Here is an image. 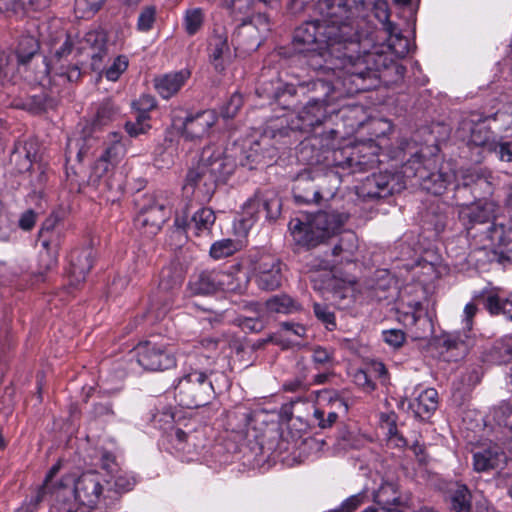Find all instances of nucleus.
Returning a JSON list of instances; mask_svg holds the SVG:
<instances>
[{
	"label": "nucleus",
	"mask_w": 512,
	"mask_h": 512,
	"mask_svg": "<svg viewBox=\"0 0 512 512\" xmlns=\"http://www.w3.org/2000/svg\"><path fill=\"white\" fill-rule=\"evenodd\" d=\"M356 70L353 71L351 78L346 80H337V82H326L323 80H313L306 84L299 82V86H306L308 91L314 93L311 99L298 112L300 124L298 128L304 132L314 131L317 127L323 125L335 110L328 108L339 99L354 95L356 93L370 90L373 88L371 79L373 72L365 66V63H356Z\"/></svg>",
	"instance_id": "1"
},
{
	"label": "nucleus",
	"mask_w": 512,
	"mask_h": 512,
	"mask_svg": "<svg viewBox=\"0 0 512 512\" xmlns=\"http://www.w3.org/2000/svg\"><path fill=\"white\" fill-rule=\"evenodd\" d=\"M349 43L341 39L340 51H333L329 44H320L314 47L301 48L297 47L301 55L299 61L306 64L314 71L322 72L326 75L323 81L328 83L337 82V80L348 81L353 71L356 70V63H365L370 72H373V88L378 82V70L380 65L378 59L381 55L372 52H365L362 56L354 57V53L358 51H350L344 48Z\"/></svg>",
	"instance_id": "2"
},
{
	"label": "nucleus",
	"mask_w": 512,
	"mask_h": 512,
	"mask_svg": "<svg viewBox=\"0 0 512 512\" xmlns=\"http://www.w3.org/2000/svg\"><path fill=\"white\" fill-rule=\"evenodd\" d=\"M202 351L197 356L198 366L181 377L175 385V398L185 408L205 406L215 397L211 366L216 362L220 342L204 339L200 342Z\"/></svg>",
	"instance_id": "3"
},
{
	"label": "nucleus",
	"mask_w": 512,
	"mask_h": 512,
	"mask_svg": "<svg viewBox=\"0 0 512 512\" xmlns=\"http://www.w3.org/2000/svg\"><path fill=\"white\" fill-rule=\"evenodd\" d=\"M233 163L222 160V150L214 146L205 147L196 165L186 175L183 191L187 197L196 201H209L214 194L217 183L222 182L233 173Z\"/></svg>",
	"instance_id": "4"
},
{
	"label": "nucleus",
	"mask_w": 512,
	"mask_h": 512,
	"mask_svg": "<svg viewBox=\"0 0 512 512\" xmlns=\"http://www.w3.org/2000/svg\"><path fill=\"white\" fill-rule=\"evenodd\" d=\"M325 16L327 19L319 21H308L300 25L294 32V43L296 46L314 47L320 44H329L333 51H340L341 39L348 42L344 48L350 51L359 49V42L356 39V31L349 23L338 24L333 17L336 13L333 7L327 5Z\"/></svg>",
	"instance_id": "5"
},
{
	"label": "nucleus",
	"mask_w": 512,
	"mask_h": 512,
	"mask_svg": "<svg viewBox=\"0 0 512 512\" xmlns=\"http://www.w3.org/2000/svg\"><path fill=\"white\" fill-rule=\"evenodd\" d=\"M341 216L335 212L319 211L305 219L294 218L289 229L297 245L313 248L335 234L342 225Z\"/></svg>",
	"instance_id": "6"
},
{
	"label": "nucleus",
	"mask_w": 512,
	"mask_h": 512,
	"mask_svg": "<svg viewBox=\"0 0 512 512\" xmlns=\"http://www.w3.org/2000/svg\"><path fill=\"white\" fill-rule=\"evenodd\" d=\"M432 168H435L434 159L423 160L420 155L415 154L403 165L401 173L406 179H416V183L424 190L434 195H441L449 184L458 179V174L448 163L442 165L436 172H432Z\"/></svg>",
	"instance_id": "7"
},
{
	"label": "nucleus",
	"mask_w": 512,
	"mask_h": 512,
	"mask_svg": "<svg viewBox=\"0 0 512 512\" xmlns=\"http://www.w3.org/2000/svg\"><path fill=\"white\" fill-rule=\"evenodd\" d=\"M270 30L269 19L264 14H256L244 20L234 31L232 44L235 51L249 54L256 51Z\"/></svg>",
	"instance_id": "8"
},
{
	"label": "nucleus",
	"mask_w": 512,
	"mask_h": 512,
	"mask_svg": "<svg viewBox=\"0 0 512 512\" xmlns=\"http://www.w3.org/2000/svg\"><path fill=\"white\" fill-rule=\"evenodd\" d=\"M496 116L497 114L483 116L476 112L469 114L459 124L460 137L467 140L469 144L479 146L487 152L489 149H495L496 136L491 131L489 123L495 121Z\"/></svg>",
	"instance_id": "9"
},
{
	"label": "nucleus",
	"mask_w": 512,
	"mask_h": 512,
	"mask_svg": "<svg viewBox=\"0 0 512 512\" xmlns=\"http://www.w3.org/2000/svg\"><path fill=\"white\" fill-rule=\"evenodd\" d=\"M137 363L148 371H162L176 366L172 348L164 342L152 340L140 343L135 348Z\"/></svg>",
	"instance_id": "10"
},
{
	"label": "nucleus",
	"mask_w": 512,
	"mask_h": 512,
	"mask_svg": "<svg viewBox=\"0 0 512 512\" xmlns=\"http://www.w3.org/2000/svg\"><path fill=\"white\" fill-rule=\"evenodd\" d=\"M170 215L166 202L156 195H145L139 202L135 225L149 235H155Z\"/></svg>",
	"instance_id": "11"
},
{
	"label": "nucleus",
	"mask_w": 512,
	"mask_h": 512,
	"mask_svg": "<svg viewBox=\"0 0 512 512\" xmlns=\"http://www.w3.org/2000/svg\"><path fill=\"white\" fill-rule=\"evenodd\" d=\"M111 480H107L98 471H87L82 473L74 482V498L79 505L94 507L105 497V492L110 489L107 486Z\"/></svg>",
	"instance_id": "12"
},
{
	"label": "nucleus",
	"mask_w": 512,
	"mask_h": 512,
	"mask_svg": "<svg viewBox=\"0 0 512 512\" xmlns=\"http://www.w3.org/2000/svg\"><path fill=\"white\" fill-rule=\"evenodd\" d=\"M280 204L276 199H266L258 194L245 202L242 207L239 224L243 231H248L265 213L266 219H275L279 214Z\"/></svg>",
	"instance_id": "13"
},
{
	"label": "nucleus",
	"mask_w": 512,
	"mask_h": 512,
	"mask_svg": "<svg viewBox=\"0 0 512 512\" xmlns=\"http://www.w3.org/2000/svg\"><path fill=\"white\" fill-rule=\"evenodd\" d=\"M322 182H325L322 174L303 170L294 179L292 189L295 201L300 204L319 203L323 197Z\"/></svg>",
	"instance_id": "14"
},
{
	"label": "nucleus",
	"mask_w": 512,
	"mask_h": 512,
	"mask_svg": "<svg viewBox=\"0 0 512 512\" xmlns=\"http://www.w3.org/2000/svg\"><path fill=\"white\" fill-rule=\"evenodd\" d=\"M189 205L185 204L181 212L176 213L175 226L179 229H189L195 235H208L215 223V213L210 208H201L189 220Z\"/></svg>",
	"instance_id": "15"
},
{
	"label": "nucleus",
	"mask_w": 512,
	"mask_h": 512,
	"mask_svg": "<svg viewBox=\"0 0 512 512\" xmlns=\"http://www.w3.org/2000/svg\"><path fill=\"white\" fill-rule=\"evenodd\" d=\"M255 279L259 288L274 290L282 283V263L271 255L262 256L254 267Z\"/></svg>",
	"instance_id": "16"
},
{
	"label": "nucleus",
	"mask_w": 512,
	"mask_h": 512,
	"mask_svg": "<svg viewBox=\"0 0 512 512\" xmlns=\"http://www.w3.org/2000/svg\"><path fill=\"white\" fill-rule=\"evenodd\" d=\"M107 34L104 30H93L85 34L80 42V51H84L91 58V67L94 71H100L108 57Z\"/></svg>",
	"instance_id": "17"
},
{
	"label": "nucleus",
	"mask_w": 512,
	"mask_h": 512,
	"mask_svg": "<svg viewBox=\"0 0 512 512\" xmlns=\"http://www.w3.org/2000/svg\"><path fill=\"white\" fill-rule=\"evenodd\" d=\"M222 160L232 162L234 164L233 170L237 165L253 169L255 165L262 163L264 160L261 142H249L248 145L244 144L242 147L234 144L231 148H228L225 153L222 152Z\"/></svg>",
	"instance_id": "18"
},
{
	"label": "nucleus",
	"mask_w": 512,
	"mask_h": 512,
	"mask_svg": "<svg viewBox=\"0 0 512 512\" xmlns=\"http://www.w3.org/2000/svg\"><path fill=\"white\" fill-rule=\"evenodd\" d=\"M94 258L95 251L90 246L71 251L67 269L70 285L76 287L85 281L93 266Z\"/></svg>",
	"instance_id": "19"
},
{
	"label": "nucleus",
	"mask_w": 512,
	"mask_h": 512,
	"mask_svg": "<svg viewBox=\"0 0 512 512\" xmlns=\"http://www.w3.org/2000/svg\"><path fill=\"white\" fill-rule=\"evenodd\" d=\"M318 402H327L334 410L326 412L324 408H315L313 417L317 422V426L321 429L331 427L338 419L335 410L347 411L348 406L345 401L338 395L336 391L324 389L317 393Z\"/></svg>",
	"instance_id": "20"
},
{
	"label": "nucleus",
	"mask_w": 512,
	"mask_h": 512,
	"mask_svg": "<svg viewBox=\"0 0 512 512\" xmlns=\"http://www.w3.org/2000/svg\"><path fill=\"white\" fill-rule=\"evenodd\" d=\"M208 58L217 72H223L231 60L228 35L224 28L215 29L208 41Z\"/></svg>",
	"instance_id": "21"
},
{
	"label": "nucleus",
	"mask_w": 512,
	"mask_h": 512,
	"mask_svg": "<svg viewBox=\"0 0 512 512\" xmlns=\"http://www.w3.org/2000/svg\"><path fill=\"white\" fill-rule=\"evenodd\" d=\"M217 119L216 112L209 109L191 114L183 123V136L190 140L203 138L209 134Z\"/></svg>",
	"instance_id": "22"
},
{
	"label": "nucleus",
	"mask_w": 512,
	"mask_h": 512,
	"mask_svg": "<svg viewBox=\"0 0 512 512\" xmlns=\"http://www.w3.org/2000/svg\"><path fill=\"white\" fill-rule=\"evenodd\" d=\"M500 292V288L497 287L484 289L474 298L479 300L491 315L503 314L512 321V293L504 298Z\"/></svg>",
	"instance_id": "23"
},
{
	"label": "nucleus",
	"mask_w": 512,
	"mask_h": 512,
	"mask_svg": "<svg viewBox=\"0 0 512 512\" xmlns=\"http://www.w3.org/2000/svg\"><path fill=\"white\" fill-rule=\"evenodd\" d=\"M394 180L395 176L387 172L372 174L363 182L361 193L368 198L386 197L400 189L391 184Z\"/></svg>",
	"instance_id": "24"
},
{
	"label": "nucleus",
	"mask_w": 512,
	"mask_h": 512,
	"mask_svg": "<svg viewBox=\"0 0 512 512\" xmlns=\"http://www.w3.org/2000/svg\"><path fill=\"white\" fill-rule=\"evenodd\" d=\"M190 76L191 73L187 69L170 72L156 77L154 87L162 98L169 99L181 90Z\"/></svg>",
	"instance_id": "25"
},
{
	"label": "nucleus",
	"mask_w": 512,
	"mask_h": 512,
	"mask_svg": "<svg viewBox=\"0 0 512 512\" xmlns=\"http://www.w3.org/2000/svg\"><path fill=\"white\" fill-rule=\"evenodd\" d=\"M374 506L367 507L362 512H400L397 506L400 497L396 486L392 483L382 484L373 494Z\"/></svg>",
	"instance_id": "26"
},
{
	"label": "nucleus",
	"mask_w": 512,
	"mask_h": 512,
	"mask_svg": "<svg viewBox=\"0 0 512 512\" xmlns=\"http://www.w3.org/2000/svg\"><path fill=\"white\" fill-rule=\"evenodd\" d=\"M174 437L176 448L188 455L190 460L205 447L204 434L198 430L184 431L178 428L175 430Z\"/></svg>",
	"instance_id": "27"
},
{
	"label": "nucleus",
	"mask_w": 512,
	"mask_h": 512,
	"mask_svg": "<svg viewBox=\"0 0 512 512\" xmlns=\"http://www.w3.org/2000/svg\"><path fill=\"white\" fill-rule=\"evenodd\" d=\"M117 116L118 110L112 102L106 100L100 103L90 125L85 126L82 130L83 141H88V138L92 137L94 132L114 121Z\"/></svg>",
	"instance_id": "28"
},
{
	"label": "nucleus",
	"mask_w": 512,
	"mask_h": 512,
	"mask_svg": "<svg viewBox=\"0 0 512 512\" xmlns=\"http://www.w3.org/2000/svg\"><path fill=\"white\" fill-rule=\"evenodd\" d=\"M438 407V392L434 388H426L414 399L408 403V408L412 409L415 417L422 420L430 418Z\"/></svg>",
	"instance_id": "29"
},
{
	"label": "nucleus",
	"mask_w": 512,
	"mask_h": 512,
	"mask_svg": "<svg viewBox=\"0 0 512 512\" xmlns=\"http://www.w3.org/2000/svg\"><path fill=\"white\" fill-rule=\"evenodd\" d=\"M505 460V454L494 445L473 454V467L477 472H486L498 468Z\"/></svg>",
	"instance_id": "30"
},
{
	"label": "nucleus",
	"mask_w": 512,
	"mask_h": 512,
	"mask_svg": "<svg viewBox=\"0 0 512 512\" xmlns=\"http://www.w3.org/2000/svg\"><path fill=\"white\" fill-rule=\"evenodd\" d=\"M494 214L493 204L490 202H477L462 206L459 217L465 224H482L489 221Z\"/></svg>",
	"instance_id": "31"
},
{
	"label": "nucleus",
	"mask_w": 512,
	"mask_h": 512,
	"mask_svg": "<svg viewBox=\"0 0 512 512\" xmlns=\"http://www.w3.org/2000/svg\"><path fill=\"white\" fill-rule=\"evenodd\" d=\"M377 148L371 143L360 146L352 156L346 160V166L353 172L364 171L373 168L377 163Z\"/></svg>",
	"instance_id": "32"
},
{
	"label": "nucleus",
	"mask_w": 512,
	"mask_h": 512,
	"mask_svg": "<svg viewBox=\"0 0 512 512\" xmlns=\"http://www.w3.org/2000/svg\"><path fill=\"white\" fill-rule=\"evenodd\" d=\"M216 270L202 271L189 282V289L194 295H209L218 291Z\"/></svg>",
	"instance_id": "33"
},
{
	"label": "nucleus",
	"mask_w": 512,
	"mask_h": 512,
	"mask_svg": "<svg viewBox=\"0 0 512 512\" xmlns=\"http://www.w3.org/2000/svg\"><path fill=\"white\" fill-rule=\"evenodd\" d=\"M218 291L241 293L246 288L247 281L239 273L216 270Z\"/></svg>",
	"instance_id": "34"
},
{
	"label": "nucleus",
	"mask_w": 512,
	"mask_h": 512,
	"mask_svg": "<svg viewBox=\"0 0 512 512\" xmlns=\"http://www.w3.org/2000/svg\"><path fill=\"white\" fill-rule=\"evenodd\" d=\"M358 249V238L355 233L348 231L343 233L338 243L333 247L334 256L341 257L342 261L351 262Z\"/></svg>",
	"instance_id": "35"
},
{
	"label": "nucleus",
	"mask_w": 512,
	"mask_h": 512,
	"mask_svg": "<svg viewBox=\"0 0 512 512\" xmlns=\"http://www.w3.org/2000/svg\"><path fill=\"white\" fill-rule=\"evenodd\" d=\"M452 509L455 512L471 511V495L466 485L455 482L449 489Z\"/></svg>",
	"instance_id": "36"
},
{
	"label": "nucleus",
	"mask_w": 512,
	"mask_h": 512,
	"mask_svg": "<svg viewBox=\"0 0 512 512\" xmlns=\"http://www.w3.org/2000/svg\"><path fill=\"white\" fill-rule=\"evenodd\" d=\"M486 238L490 241L491 247L505 251L512 243V229L506 228L503 224L493 223L486 231Z\"/></svg>",
	"instance_id": "37"
},
{
	"label": "nucleus",
	"mask_w": 512,
	"mask_h": 512,
	"mask_svg": "<svg viewBox=\"0 0 512 512\" xmlns=\"http://www.w3.org/2000/svg\"><path fill=\"white\" fill-rule=\"evenodd\" d=\"M10 162L18 173L30 172L32 169V159L28 142L19 141L15 144V148L10 156Z\"/></svg>",
	"instance_id": "38"
},
{
	"label": "nucleus",
	"mask_w": 512,
	"mask_h": 512,
	"mask_svg": "<svg viewBox=\"0 0 512 512\" xmlns=\"http://www.w3.org/2000/svg\"><path fill=\"white\" fill-rule=\"evenodd\" d=\"M383 8H379L377 13V17L382 21L384 30L390 35V45L394 47L395 43L393 41V37L395 41H399L400 43L404 42L403 47L400 50H396V53L400 57H404L408 53V40L404 39L400 35V31L397 29L396 25L389 20V13L387 11L386 4H383Z\"/></svg>",
	"instance_id": "39"
},
{
	"label": "nucleus",
	"mask_w": 512,
	"mask_h": 512,
	"mask_svg": "<svg viewBox=\"0 0 512 512\" xmlns=\"http://www.w3.org/2000/svg\"><path fill=\"white\" fill-rule=\"evenodd\" d=\"M51 244L50 239H43V242H41L42 248L38 252V268L37 271L34 272V277H43L46 272L50 271L56 265V251L50 247Z\"/></svg>",
	"instance_id": "40"
},
{
	"label": "nucleus",
	"mask_w": 512,
	"mask_h": 512,
	"mask_svg": "<svg viewBox=\"0 0 512 512\" xmlns=\"http://www.w3.org/2000/svg\"><path fill=\"white\" fill-rule=\"evenodd\" d=\"M269 312L293 313L301 309L300 304L287 294L275 295L266 301Z\"/></svg>",
	"instance_id": "41"
},
{
	"label": "nucleus",
	"mask_w": 512,
	"mask_h": 512,
	"mask_svg": "<svg viewBox=\"0 0 512 512\" xmlns=\"http://www.w3.org/2000/svg\"><path fill=\"white\" fill-rule=\"evenodd\" d=\"M116 166L106 161L105 159L98 158L96 161L91 175V181L95 185H104L108 189L113 188V183L111 181L112 172Z\"/></svg>",
	"instance_id": "42"
},
{
	"label": "nucleus",
	"mask_w": 512,
	"mask_h": 512,
	"mask_svg": "<svg viewBox=\"0 0 512 512\" xmlns=\"http://www.w3.org/2000/svg\"><path fill=\"white\" fill-rule=\"evenodd\" d=\"M249 414L246 411H234L229 413L227 427L232 432L244 436L249 425Z\"/></svg>",
	"instance_id": "43"
},
{
	"label": "nucleus",
	"mask_w": 512,
	"mask_h": 512,
	"mask_svg": "<svg viewBox=\"0 0 512 512\" xmlns=\"http://www.w3.org/2000/svg\"><path fill=\"white\" fill-rule=\"evenodd\" d=\"M29 42V37L23 38L17 49V73L21 77H26L24 74L28 72V66L32 59V51L28 49Z\"/></svg>",
	"instance_id": "44"
},
{
	"label": "nucleus",
	"mask_w": 512,
	"mask_h": 512,
	"mask_svg": "<svg viewBox=\"0 0 512 512\" xmlns=\"http://www.w3.org/2000/svg\"><path fill=\"white\" fill-rule=\"evenodd\" d=\"M313 312L315 317L322 322L326 329L332 331L336 328L335 314L327 304L313 303Z\"/></svg>",
	"instance_id": "45"
},
{
	"label": "nucleus",
	"mask_w": 512,
	"mask_h": 512,
	"mask_svg": "<svg viewBox=\"0 0 512 512\" xmlns=\"http://www.w3.org/2000/svg\"><path fill=\"white\" fill-rule=\"evenodd\" d=\"M105 0H75V14L79 18H90L102 6Z\"/></svg>",
	"instance_id": "46"
},
{
	"label": "nucleus",
	"mask_w": 512,
	"mask_h": 512,
	"mask_svg": "<svg viewBox=\"0 0 512 512\" xmlns=\"http://www.w3.org/2000/svg\"><path fill=\"white\" fill-rule=\"evenodd\" d=\"M237 250L236 243L231 239H222L212 244L210 255L214 259H222L234 254Z\"/></svg>",
	"instance_id": "47"
},
{
	"label": "nucleus",
	"mask_w": 512,
	"mask_h": 512,
	"mask_svg": "<svg viewBox=\"0 0 512 512\" xmlns=\"http://www.w3.org/2000/svg\"><path fill=\"white\" fill-rule=\"evenodd\" d=\"M488 152L495 153L500 161L512 162V136L495 139V149Z\"/></svg>",
	"instance_id": "48"
},
{
	"label": "nucleus",
	"mask_w": 512,
	"mask_h": 512,
	"mask_svg": "<svg viewBox=\"0 0 512 512\" xmlns=\"http://www.w3.org/2000/svg\"><path fill=\"white\" fill-rule=\"evenodd\" d=\"M129 61L127 56L119 55L114 60L113 63L107 68L101 71H104L105 77L109 81H117L121 74L125 72L128 68Z\"/></svg>",
	"instance_id": "49"
},
{
	"label": "nucleus",
	"mask_w": 512,
	"mask_h": 512,
	"mask_svg": "<svg viewBox=\"0 0 512 512\" xmlns=\"http://www.w3.org/2000/svg\"><path fill=\"white\" fill-rule=\"evenodd\" d=\"M204 20L201 8L187 10L185 15V28L189 35H194L202 26Z\"/></svg>",
	"instance_id": "50"
},
{
	"label": "nucleus",
	"mask_w": 512,
	"mask_h": 512,
	"mask_svg": "<svg viewBox=\"0 0 512 512\" xmlns=\"http://www.w3.org/2000/svg\"><path fill=\"white\" fill-rule=\"evenodd\" d=\"M78 502L66 498V489L60 487L57 491V501L52 506L50 512H77Z\"/></svg>",
	"instance_id": "51"
},
{
	"label": "nucleus",
	"mask_w": 512,
	"mask_h": 512,
	"mask_svg": "<svg viewBox=\"0 0 512 512\" xmlns=\"http://www.w3.org/2000/svg\"><path fill=\"white\" fill-rule=\"evenodd\" d=\"M109 476L111 480H113V489L118 493L131 490L135 484V479L119 468L118 472H114V474H110Z\"/></svg>",
	"instance_id": "52"
},
{
	"label": "nucleus",
	"mask_w": 512,
	"mask_h": 512,
	"mask_svg": "<svg viewBox=\"0 0 512 512\" xmlns=\"http://www.w3.org/2000/svg\"><path fill=\"white\" fill-rule=\"evenodd\" d=\"M125 152L126 150L124 145L117 140L105 149L100 158L105 159L106 161L116 166L124 157Z\"/></svg>",
	"instance_id": "53"
},
{
	"label": "nucleus",
	"mask_w": 512,
	"mask_h": 512,
	"mask_svg": "<svg viewBox=\"0 0 512 512\" xmlns=\"http://www.w3.org/2000/svg\"><path fill=\"white\" fill-rule=\"evenodd\" d=\"M60 221V217L57 213H52L43 223L39 231V241L43 242V239H50V243H53L56 239L54 229Z\"/></svg>",
	"instance_id": "54"
},
{
	"label": "nucleus",
	"mask_w": 512,
	"mask_h": 512,
	"mask_svg": "<svg viewBox=\"0 0 512 512\" xmlns=\"http://www.w3.org/2000/svg\"><path fill=\"white\" fill-rule=\"evenodd\" d=\"M312 360L318 368L329 369L333 365L332 352L320 346L313 349Z\"/></svg>",
	"instance_id": "55"
},
{
	"label": "nucleus",
	"mask_w": 512,
	"mask_h": 512,
	"mask_svg": "<svg viewBox=\"0 0 512 512\" xmlns=\"http://www.w3.org/2000/svg\"><path fill=\"white\" fill-rule=\"evenodd\" d=\"M148 119L149 115L147 114H137L135 122L126 123L125 129L127 133L132 137L145 133L150 128V125L147 123Z\"/></svg>",
	"instance_id": "56"
},
{
	"label": "nucleus",
	"mask_w": 512,
	"mask_h": 512,
	"mask_svg": "<svg viewBox=\"0 0 512 512\" xmlns=\"http://www.w3.org/2000/svg\"><path fill=\"white\" fill-rule=\"evenodd\" d=\"M156 10L153 6H146L140 13L137 21L139 31H149L155 22Z\"/></svg>",
	"instance_id": "57"
},
{
	"label": "nucleus",
	"mask_w": 512,
	"mask_h": 512,
	"mask_svg": "<svg viewBox=\"0 0 512 512\" xmlns=\"http://www.w3.org/2000/svg\"><path fill=\"white\" fill-rule=\"evenodd\" d=\"M243 105L242 95L235 92L231 95L230 99L222 108V116L224 118H233L238 113L239 109Z\"/></svg>",
	"instance_id": "58"
},
{
	"label": "nucleus",
	"mask_w": 512,
	"mask_h": 512,
	"mask_svg": "<svg viewBox=\"0 0 512 512\" xmlns=\"http://www.w3.org/2000/svg\"><path fill=\"white\" fill-rule=\"evenodd\" d=\"M461 177H462L464 186H470V185H474V184L480 185V186H482V185L489 186L490 185L487 178L476 169H469V170L463 171L461 173Z\"/></svg>",
	"instance_id": "59"
},
{
	"label": "nucleus",
	"mask_w": 512,
	"mask_h": 512,
	"mask_svg": "<svg viewBox=\"0 0 512 512\" xmlns=\"http://www.w3.org/2000/svg\"><path fill=\"white\" fill-rule=\"evenodd\" d=\"M366 494L365 492H360L355 495L348 497L346 500L342 502L339 508L334 509V512H353L356 510L361 504L365 502Z\"/></svg>",
	"instance_id": "60"
},
{
	"label": "nucleus",
	"mask_w": 512,
	"mask_h": 512,
	"mask_svg": "<svg viewBox=\"0 0 512 512\" xmlns=\"http://www.w3.org/2000/svg\"><path fill=\"white\" fill-rule=\"evenodd\" d=\"M385 428L387 429L388 440L397 447H403L407 445L406 440L398 433L395 421L387 416L385 420Z\"/></svg>",
	"instance_id": "61"
},
{
	"label": "nucleus",
	"mask_w": 512,
	"mask_h": 512,
	"mask_svg": "<svg viewBox=\"0 0 512 512\" xmlns=\"http://www.w3.org/2000/svg\"><path fill=\"white\" fill-rule=\"evenodd\" d=\"M80 142L81 140L78 138L68 140L66 154L69 158L75 156L78 161L82 160V157L87 152L89 145L85 146Z\"/></svg>",
	"instance_id": "62"
},
{
	"label": "nucleus",
	"mask_w": 512,
	"mask_h": 512,
	"mask_svg": "<svg viewBox=\"0 0 512 512\" xmlns=\"http://www.w3.org/2000/svg\"><path fill=\"white\" fill-rule=\"evenodd\" d=\"M383 340L390 346L398 348L405 341V334L400 329H391L383 331Z\"/></svg>",
	"instance_id": "63"
},
{
	"label": "nucleus",
	"mask_w": 512,
	"mask_h": 512,
	"mask_svg": "<svg viewBox=\"0 0 512 512\" xmlns=\"http://www.w3.org/2000/svg\"><path fill=\"white\" fill-rule=\"evenodd\" d=\"M353 381L357 386L363 388L366 391H372L375 388V385L370 378L369 372L363 369H357L353 373Z\"/></svg>",
	"instance_id": "64"
}]
</instances>
